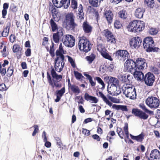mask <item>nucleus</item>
<instances>
[{"mask_svg":"<svg viewBox=\"0 0 160 160\" xmlns=\"http://www.w3.org/2000/svg\"><path fill=\"white\" fill-rule=\"evenodd\" d=\"M78 46L81 51L87 52L91 50L92 45L88 39L83 37L79 40Z\"/></svg>","mask_w":160,"mask_h":160,"instance_id":"obj_4","label":"nucleus"},{"mask_svg":"<svg viewBox=\"0 0 160 160\" xmlns=\"http://www.w3.org/2000/svg\"><path fill=\"white\" fill-rule=\"evenodd\" d=\"M74 75L77 79L80 80L81 79L84 78L82 74L78 71H74Z\"/></svg>","mask_w":160,"mask_h":160,"instance_id":"obj_35","label":"nucleus"},{"mask_svg":"<svg viewBox=\"0 0 160 160\" xmlns=\"http://www.w3.org/2000/svg\"><path fill=\"white\" fill-rule=\"evenodd\" d=\"M145 11L144 9L141 8H137L135 11V17L139 18H141L143 17V13Z\"/></svg>","mask_w":160,"mask_h":160,"instance_id":"obj_23","label":"nucleus"},{"mask_svg":"<svg viewBox=\"0 0 160 160\" xmlns=\"http://www.w3.org/2000/svg\"><path fill=\"white\" fill-rule=\"evenodd\" d=\"M147 106L153 109L157 108L159 105L160 101L158 99L154 97H149L145 100Z\"/></svg>","mask_w":160,"mask_h":160,"instance_id":"obj_6","label":"nucleus"},{"mask_svg":"<svg viewBox=\"0 0 160 160\" xmlns=\"http://www.w3.org/2000/svg\"><path fill=\"white\" fill-rule=\"evenodd\" d=\"M6 72V69L5 68H2V66L0 64V73L3 76L5 75Z\"/></svg>","mask_w":160,"mask_h":160,"instance_id":"obj_58","label":"nucleus"},{"mask_svg":"<svg viewBox=\"0 0 160 160\" xmlns=\"http://www.w3.org/2000/svg\"><path fill=\"white\" fill-rule=\"evenodd\" d=\"M25 55L27 57H29L31 56V50L30 48L27 49L26 51L25 52Z\"/></svg>","mask_w":160,"mask_h":160,"instance_id":"obj_59","label":"nucleus"},{"mask_svg":"<svg viewBox=\"0 0 160 160\" xmlns=\"http://www.w3.org/2000/svg\"><path fill=\"white\" fill-rule=\"evenodd\" d=\"M123 94L131 99H134L136 98V93L135 88L130 84L124 85L122 88Z\"/></svg>","mask_w":160,"mask_h":160,"instance_id":"obj_2","label":"nucleus"},{"mask_svg":"<svg viewBox=\"0 0 160 160\" xmlns=\"http://www.w3.org/2000/svg\"><path fill=\"white\" fill-rule=\"evenodd\" d=\"M151 70L155 74H158L159 73L158 69L156 67H152L151 68Z\"/></svg>","mask_w":160,"mask_h":160,"instance_id":"obj_56","label":"nucleus"},{"mask_svg":"<svg viewBox=\"0 0 160 160\" xmlns=\"http://www.w3.org/2000/svg\"><path fill=\"white\" fill-rule=\"evenodd\" d=\"M92 137L93 139L97 140L98 141H100V138L99 137L97 134H94L93 135Z\"/></svg>","mask_w":160,"mask_h":160,"instance_id":"obj_63","label":"nucleus"},{"mask_svg":"<svg viewBox=\"0 0 160 160\" xmlns=\"http://www.w3.org/2000/svg\"><path fill=\"white\" fill-rule=\"evenodd\" d=\"M104 33L105 35L107 38H108L109 37L112 35L111 32L107 30H104Z\"/></svg>","mask_w":160,"mask_h":160,"instance_id":"obj_54","label":"nucleus"},{"mask_svg":"<svg viewBox=\"0 0 160 160\" xmlns=\"http://www.w3.org/2000/svg\"><path fill=\"white\" fill-rule=\"evenodd\" d=\"M108 41L112 43H115L116 41L114 37L112 35L107 38Z\"/></svg>","mask_w":160,"mask_h":160,"instance_id":"obj_43","label":"nucleus"},{"mask_svg":"<svg viewBox=\"0 0 160 160\" xmlns=\"http://www.w3.org/2000/svg\"><path fill=\"white\" fill-rule=\"evenodd\" d=\"M115 55L118 57H120L122 59L124 60L128 58L129 54L127 50H119L116 52Z\"/></svg>","mask_w":160,"mask_h":160,"instance_id":"obj_16","label":"nucleus"},{"mask_svg":"<svg viewBox=\"0 0 160 160\" xmlns=\"http://www.w3.org/2000/svg\"><path fill=\"white\" fill-rule=\"evenodd\" d=\"M144 28V22L140 21H133L129 23L128 26V31L134 32H140Z\"/></svg>","mask_w":160,"mask_h":160,"instance_id":"obj_3","label":"nucleus"},{"mask_svg":"<svg viewBox=\"0 0 160 160\" xmlns=\"http://www.w3.org/2000/svg\"><path fill=\"white\" fill-rule=\"evenodd\" d=\"M158 31L157 29L152 28L149 29V33L152 35H155L158 32Z\"/></svg>","mask_w":160,"mask_h":160,"instance_id":"obj_37","label":"nucleus"},{"mask_svg":"<svg viewBox=\"0 0 160 160\" xmlns=\"http://www.w3.org/2000/svg\"><path fill=\"white\" fill-rule=\"evenodd\" d=\"M151 160H160V152L157 149L151 151L150 154Z\"/></svg>","mask_w":160,"mask_h":160,"instance_id":"obj_17","label":"nucleus"},{"mask_svg":"<svg viewBox=\"0 0 160 160\" xmlns=\"http://www.w3.org/2000/svg\"><path fill=\"white\" fill-rule=\"evenodd\" d=\"M101 55L105 58L111 61L112 60V59L111 56L108 53L104 52L103 53H102Z\"/></svg>","mask_w":160,"mask_h":160,"instance_id":"obj_44","label":"nucleus"},{"mask_svg":"<svg viewBox=\"0 0 160 160\" xmlns=\"http://www.w3.org/2000/svg\"><path fill=\"white\" fill-rule=\"evenodd\" d=\"M10 8L13 12H15L17 10V6L14 4H12L10 7Z\"/></svg>","mask_w":160,"mask_h":160,"instance_id":"obj_57","label":"nucleus"},{"mask_svg":"<svg viewBox=\"0 0 160 160\" xmlns=\"http://www.w3.org/2000/svg\"><path fill=\"white\" fill-rule=\"evenodd\" d=\"M54 43L52 42V45L50 47V50L49 52L52 57L54 56Z\"/></svg>","mask_w":160,"mask_h":160,"instance_id":"obj_45","label":"nucleus"},{"mask_svg":"<svg viewBox=\"0 0 160 160\" xmlns=\"http://www.w3.org/2000/svg\"><path fill=\"white\" fill-rule=\"evenodd\" d=\"M56 140L57 142V145L59 146V148H60L62 144L61 140L59 138H56Z\"/></svg>","mask_w":160,"mask_h":160,"instance_id":"obj_60","label":"nucleus"},{"mask_svg":"<svg viewBox=\"0 0 160 160\" xmlns=\"http://www.w3.org/2000/svg\"><path fill=\"white\" fill-rule=\"evenodd\" d=\"M13 72V68L11 67H9L7 72L8 76L9 77L11 76L12 75Z\"/></svg>","mask_w":160,"mask_h":160,"instance_id":"obj_46","label":"nucleus"},{"mask_svg":"<svg viewBox=\"0 0 160 160\" xmlns=\"http://www.w3.org/2000/svg\"><path fill=\"white\" fill-rule=\"evenodd\" d=\"M84 98L85 100L92 103H97L98 101V99L96 97L90 96L88 93L85 94Z\"/></svg>","mask_w":160,"mask_h":160,"instance_id":"obj_19","label":"nucleus"},{"mask_svg":"<svg viewBox=\"0 0 160 160\" xmlns=\"http://www.w3.org/2000/svg\"><path fill=\"white\" fill-rule=\"evenodd\" d=\"M135 63L137 69L143 70L145 68H146L147 67L146 60L143 58H139L137 59Z\"/></svg>","mask_w":160,"mask_h":160,"instance_id":"obj_12","label":"nucleus"},{"mask_svg":"<svg viewBox=\"0 0 160 160\" xmlns=\"http://www.w3.org/2000/svg\"><path fill=\"white\" fill-rule=\"evenodd\" d=\"M117 132L120 138L122 139L124 136V133L123 131L120 128H118L117 130Z\"/></svg>","mask_w":160,"mask_h":160,"instance_id":"obj_42","label":"nucleus"},{"mask_svg":"<svg viewBox=\"0 0 160 160\" xmlns=\"http://www.w3.org/2000/svg\"><path fill=\"white\" fill-rule=\"evenodd\" d=\"M67 57L68 58V60L69 61V62H70V63H71L72 66L73 68H75L76 66V65L73 59L70 56H68Z\"/></svg>","mask_w":160,"mask_h":160,"instance_id":"obj_48","label":"nucleus"},{"mask_svg":"<svg viewBox=\"0 0 160 160\" xmlns=\"http://www.w3.org/2000/svg\"><path fill=\"white\" fill-rule=\"evenodd\" d=\"M109 83L111 84L112 86H113L115 88H117V87L119 83V81L115 78L110 77Z\"/></svg>","mask_w":160,"mask_h":160,"instance_id":"obj_27","label":"nucleus"},{"mask_svg":"<svg viewBox=\"0 0 160 160\" xmlns=\"http://www.w3.org/2000/svg\"><path fill=\"white\" fill-rule=\"evenodd\" d=\"M21 48H20L19 45L18 44H15L13 46L12 50L14 52H17L20 51Z\"/></svg>","mask_w":160,"mask_h":160,"instance_id":"obj_39","label":"nucleus"},{"mask_svg":"<svg viewBox=\"0 0 160 160\" xmlns=\"http://www.w3.org/2000/svg\"><path fill=\"white\" fill-rule=\"evenodd\" d=\"M141 40L138 37L132 38L130 40V44L131 47L133 48H138L140 45Z\"/></svg>","mask_w":160,"mask_h":160,"instance_id":"obj_14","label":"nucleus"},{"mask_svg":"<svg viewBox=\"0 0 160 160\" xmlns=\"http://www.w3.org/2000/svg\"><path fill=\"white\" fill-rule=\"evenodd\" d=\"M112 108L117 110H121L123 111L126 112L128 111L126 106L113 104L112 106Z\"/></svg>","mask_w":160,"mask_h":160,"instance_id":"obj_29","label":"nucleus"},{"mask_svg":"<svg viewBox=\"0 0 160 160\" xmlns=\"http://www.w3.org/2000/svg\"><path fill=\"white\" fill-rule=\"evenodd\" d=\"M139 106L145 112L138 109H133L132 110V113L135 116L139 117L141 119H147L148 117V115L146 113L151 114L152 112L148 109L143 104H140Z\"/></svg>","mask_w":160,"mask_h":160,"instance_id":"obj_1","label":"nucleus"},{"mask_svg":"<svg viewBox=\"0 0 160 160\" xmlns=\"http://www.w3.org/2000/svg\"><path fill=\"white\" fill-rule=\"evenodd\" d=\"M58 59H55V68L56 70L58 72H60L62 71L64 67V60H62Z\"/></svg>","mask_w":160,"mask_h":160,"instance_id":"obj_13","label":"nucleus"},{"mask_svg":"<svg viewBox=\"0 0 160 160\" xmlns=\"http://www.w3.org/2000/svg\"><path fill=\"white\" fill-rule=\"evenodd\" d=\"M68 88L71 91L76 95L78 94L80 92V90L78 86L75 85H72L69 82L68 84Z\"/></svg>","mask_w":160,"mask_h":160,"instance_id":"obj_21","label":"nucleus"},{"mask_svg":"<svg viewBox=\"0 0 160 160\" xmlns=\"http://www.w3.org/2000/svg\"><path fill=\"white\" fill-rule=\"evenodd\" d=\"M70 0H52L54 5L58 8H60L63 6L64 4H67L68 7L70 5Z\"/></svg>","mask_w":160,"mask_h":160,"instance_id":"obj_15","label":"nucleus"},{"mask_svg":"<svg viewBox=\"0 0 160 160\" xmlns=\"http://www.w3.org/2000/svg\"><path fill=\"white\" fill-rule=\"evenodd\" d=\"M71 6L74 9H75L77 8V2L75 0H72L71 2Z\"/></svg>","mask_w":160,"mask_h":160,"instance_id":"obj_49","label":"nucleus"},{"mask_svg":"<svg viewBox=\"0 0 160 160\" xmlns=\"http://www.w3.org/2000/svg\"><path fill=\"white\" fill-rule=\"evenodd\" d=\"M63 35V33L62 31L61 32H58L57 33H54L53 34L52 38L54 41L56 43L59 42V38L61 36Z\"/></svg>","mask_w":160,"mask_h":160,"instance_id":"obj_26","label":"nucleus"},{"mask_svg":"<svg viewBox=\"0 0 160 160\" xmlns=\"http://www.w3.org/2000/svg\"><path fill=\"white\" fill-rule=\"evenodd\" d=\"M114 26L116 28L119 29L122 26V24L119 21L116 20L114 22Z\"/></svg>","mask_w":160,"mask_h":160,"instance_id":"obj_50","label":"nucleus"},{"mask_svg":"<svg viewBox=\"0 0 160 160\" xmlns=\"http://www.w3.org/2000/svg\"><path fill=\"white\" fill-rule=\"evenodd\" d=\"M118 78L120 80L124 82H127L126 74H122L118 76Z\"/></svg>","mask_w":160,"mask_h":160,"instance_id":"obj_36","label":"nucleus"},{"mask_svg":"<svg viewBox=\"0 0 160 160\" xmlns=\"http://www.w3.org/2000/svg\"><path fill=\"white\" fill-rule=\"evenodd\" d=\"M119 17L122 19H125L126 17V12L124 11H121L118 12Z\"/></svg>","mask_w":160,"mask_h":160,"instance_id":"obj_41","label":"nucleus"},{"mask_svg":"<svg viewBox=\"0 0 160 160\" xmlns=\"http://www.w3.org/2000/svg\"><path fill=\"white\" fill-rule=\"evenodd\" d=\"M42 138H43L44 142H46L47 141V137L46 136V133L45 131H43L42 136Z\"/></svg>","mask_w":160,"mask_h":160,"instance_id":"obj_61","label":"nucleus"},{"mask_svg":"<svg viewBox=\"0 0 160 160\" xmlns=\"http://www.w3.org/2000/svg\"><path fill=\"white\" fill-rule=\"evenodd\" d=\"M75 17L72 13L68 14L66 16V24L69 25V28L72 30H74L75 28L77 26L74 22Z\"/></svg>","mask_w":160,"mask_h":160,"instance_id":"obj_10","label":"nucleus"},{"mask_svg":"<svg viewBox=\"0 0 160 160\" xmlns=\"http://www.w3.org/2000/svg\"><path fill=\"white\" fill-rule=\"evenodd\" d=\"M62 42L66 46L72 48L75 45V39L72 35H66L63 37Z\"/></svg>","mask_w":160,"mask_h":160,"instance_id":"obj_8","label":"nucleus"},{"mask_svg":"<svg viewBox=\"0 0 160 160\" xmlns=\"http://www.w3.org/2000/svg\"><path fill=\"white\" fill-rule=\"evenodd\" d=\"M47 78L49 85H52V79L48 72L47 73Z\"/></svg>","mask_w":160,"mask_h":160,"instance_id":"obj_55","label":"nucleus"},{"mask_svg":"<svg viewBox=\"0 0 160 160\" xmlns=\"http://www.w3.org/2000/svg\"><path fill=\"white\" fill-rule=\"evenodd\" d=\"M82 28L83 31L86 33H89L92 31V27L87 22L83 23Z\"/></svg>","mask_w":160,"mask_h":160,"instance_id":"obj_22","label":"nucleus"},{"mask_svg":"<svg viewBox=\"0 0 160 160\" xmlns=\"http://www.w3.org/2000/svg\"><path fill=\"white\" fill-rule=\"evenodd\" d=\"M143 80L146 85L148 86H152L155 81V76L152 73L148 72L145 74Z\"/></svg>","mask_w":160,"mask_h":160,"instance_id":"obj_11","label":"nucleus"},{"mask_svg":"<svg viewBox=\"0 0 160 160\" xmlns=\"http://www.w3.org/2000/svg\"><path fill=\"white\" fill-rule=\"evenodd\" d=\"M145 4L150 8H152L154 6L153 0H144Z\"/></svg>","mask_w":160,"mask_h":160,"instance_id":"obj_33","label":"nucleus"},{"mask_svg":"<svg viewBox=\"0 0 160 160\" xmlns=\"http://www.w3.org/2000/svg\"><path fill=\"white\" fill-rule=\"evenodd\" d=\"M95 78L96 80L98 81V83L102 85V87L101 88L102 89H104L105 88V85L103 81L100 77H96Z\"/></svg>","mask_w":160,"mask_h":160,"instance_id":"obj_40","label":"nucleus"},{"mask_svg":"<svg viewBox=\"0 0 160 160\" xmlns=\"http://www.w3.org/2000/svg\"><path fill=\"white\" fill-rule=\"evenodd\" d=\"M92 121V119L91 118H88L85 119L84 121L83 122L84 123H88L91 122Z\"/></svg>","mask_w":160,"mask_h":160,"instance_id":"obj_64","label":"nucleus"},{"mask_svg":"<svg viewBox=\"0 0 160 160\" xmlns=\"http://www.w3.org/2000/svg\"><path fill=\"white\" fill-rule=\"evenodd\" d=\"M82 133L86 136H88L90 134V131L86 129L82 128Z\"/></svg>","mask_w":160,"mask_h":160,"instance_id":"obj_51","label":"nucleus"},{"mask_svg":"<svg viewBox=\"0 0 160 160\" xmlns=\"http://www.w3.org/2000/svg\"><path fill=\"white\" fill-rule=\"evenodd\" d=\"M106 68V66L104 65H101L100 67L99 71L101 72L102 73H104L105 72V69Z\"/></svg>","mask_w":160,"mask_h":160,"instance_id":"obj_62","label":"nucleus"},{"mask_svg":"<svg viewBox=\"0 0 160 160\" xmlns=\"http://www.w3.org/2000/svg\"><path fill=\"white\" fill-rule=\"evenodd\" d=\"M51 25L52 30L53 32H54L58 29V26L53 19H51L50 21Z\"/></svg>","mask_w":160,"mask_h":160,"instance_id":"obj_32","label":"nucleus"},{"mask_svg":"<svg viewBox=\"0 0 160 160\" xmlns=\"http://www.w3.org/2000/svg\"><path fill=\"white\" fill-rule=\"evenodd\" d=\"M131 138L133 140H135L138 142H141L144 138V135L143 133H141L139 135L137 136H134L130 134Z\"/></svg>","mask_w":160,"mask_h":160,"instance_id":"obj_25","label":"nucleus"},{"mask_svg":"<svg viewBox=\"0 0 160 160\" xmlns=\"http://www.w3.org/2000/svg\"><path fill=\"white\" fill-rule=\"evenodd\" d=\"M65 92V89L64 87L62 88L60 90L56 91L55 93L57 95V98L55 100V102H58Z\"/></svg>","mask_w":160,"mask_h":160,"instance_id":"obj_20","label":"nucleus"},{"mask_svg":"<svg viewBox=\"0 0 160 160\" xmlns=\"http://www.w3.org/2000/svg\"><path fill=\"white\" fill-rule=\"evenodd\" d=\"M95 58V55L93 54H92L90 56H87L86 57V59L88 62L90 64L93 61Z\"/></svg>","mask_w":160,"mask_h":160,"instance_id":"obj_34","label":"nucleus"},{"mask_svg":"<svg viewBox=\"0 0 160 160\" xmlns=\"http://www.w3.org/2000/svg\"><path fill=\"white\" fill-rule=\"evenodd\" d=\"M104 15L108 23H111L112 22L113 17V14L111 11L110 10L106 11Z\"/></svg>","mask_w":160,"mask_h":160,"instance_id":"obj_24","label":"nucleus"},{"mask_svg":"<svg viewBox=\"0 0 160 160\" xmlns=\"http://www.w3.org/2000/svg\"><path fill=\"white\" fill-rule=\"evenodd\" d=\"M128 124L127 123H125V126L124 127L123 129L127 137L128 138L129 137V132L128 130Z\"/></svg>","mask_w":160,"mask_h":160,"instance_id":"obj_47","label":"nucleus"},{"mask_svg":"<svg viewBox=\"0 0 160 160\" xmlns=\"http://www.w3.org/2000/svg\"><path fill=\"white\" fill-rule=\"evenodd\" d=\"M8 89L5 85L4 83H2L0 85V91H5Z\"/></svg>","mask_w":160,"mask_h":160,"instance_id":"obj_53","label":"nucleus"},{"mask_svg":"<svg viewBox=\"0 0 160 160\" xmlns=\"http://www.w3.org/2000/svg\"><path fill=\"white\" fill-rule=\"evenodd\" d=\"M33 127H34V129L32 133V136H34L38 132L39 129L38 126L37 125H34Z\"/></svg>","mask_w":160,"mask_h":160,"instance_id":"obj_52","label":"nucleus"},{"mask_svg":"<svg viewBox=\"0 0 160 160\" xmlns=\"http://www.w3.org/2000/svg\"><path fill=\"white\" fill-rule=\"evenodd\" d=\"M124 70L131 73L135 71L136 69L135 62L131 59H127L124 63Z\"/></svg>","mask_w":160,"mask_h":160,"instance_id":"obj_9","label":"nucleus"},{"mask_svg":"<svg viewBox=\"0 0 160 160\" xmlns=\"http://www.w3.org/2000/svg\"><path fill=\"white\" fill-rule=\"evenodd\" d=\"M143 46L147 52H152L154 51V43L152 38L151 37L145 38L143 42Z\"/></svg>","mask_w":160,"mask_h":160,"instance_id":"obj_7","label":"nucleus"},{"mask_svg":"<svg viewBox=\"0 0 160 160\" xmlns=\"http://www.w3.org/2000/svg\"><path fill=\"white\" fill-rule=\"evenodd\" d=\"M133 74L134 77L138 81H141L143 80L144 77L143 73L141 71L137 70L136 69L135 71L131 73Z\"/></svg>","mask_w":160,"mask_h":160,"instance_id":"obj_18","label":"nucleus"},{"mask_svg":"<svg viewBox=\"0 0 160 160\" xmlns=\"http://www.w3.org/2000/svg\"><path fill=\"white\" fill-rule=\"evenodd\" d=\"M99 96L101 98L103 101L107 105L111 107L112 106L111 102L108 99L107 97L101 92H98Z\"/></svg>","mask_w":160,"mask_h":160,"instance_id":"obj_28","label":"nucleus"},{"mask_svg":"<svg viewBox=\"0 0 160 160\" xmlns=\"http://www.w3.org/2000/svg\"><path fill=\"white\" fill-rule=\"evenodd\" d=\"M64 53H65L61 52L58 49L57 50L56 52V55L57 56V58L55 59H58V58H59V59L64 60V57L63 54Z\"/></svg>","mask_w":160,"mask_h":160,"instance_id":"obj_31","label":"nucleus"},{"mask_svg":"<svg viewBox=\"0 0 160 160\" xmlns=\"http://www.w3.org/2000/svg\"><path fill=\"white\" fill-rule=\"evenodd\" d=\"M97 49L102 54V53L104 52L105 48L102 45L99 44L97 46Z\"/></svg>","mask_w":160,"mask_h":160,"instance_id":"obj_38","label":"nucleus"},{"mask_svg":"<svg viewBox=\"0 0 160 160\" xmlns=\"http://www.w3.org/2000/svg\"><path fill=\"white\" fill-rule=\"evenodd\" d=\"M51 74L52 78V85H50L52 88L54 87L59 88L61 87V85L58 82L62 79V77L61 75H58L54 69L52 68L51 71Z\"/></svg>","mask_w":160,"mask_h":160,"instance_id":"obj_5","label":"nucleus"},{"mask_svg":"<svg viewBox=\"0 0 160 160\" xmlns=\"http://www.w3.org/2000/svg\"><path fill=\"white\" fill-rule=\"evenodd\" d=\"M78 8V14L77 17L80 19H83L84 18V15L83 12V7L82 5L80 4Z\"/></svg>","mask_w":160,"mask_h":160,"instance_id":"obj_30","label":"nucleus"}]
</instances>
